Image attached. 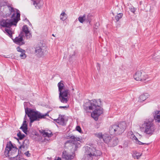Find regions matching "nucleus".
<instances>
[{"label": "nucleus", "mask_w": 160, "mask_h": 160, "mask_svg": "<svg viewBox=\"0 0 160 160\" xmlns=\"http://www.w3.org/2000/svg\"><path fill=\"white\" fill-rule=\"evenodd\" d=\"M33 5L37 9H40L43 6V2L42 0H31Z\"/></svg>", "instance_id": "13"}, {"label": "nucleus", "mask_w": 160, "mask_h": 160, "mask_svg": "<svg viewBox=\"0 0 160 160\" xmlns=\"http://www.w3.org/2000/svg\"><path fill=\"white\" fill-rule=\"evenodd\" d=\"M39 131L43 136V134L44 133H45V130H40Z\"/></svg>", "instance_id": "41"}, {"label": "nucleus", "mask_w": 160, "mask_h": 160, "mask_svg": "<svg viewBox=\"0 0 160 160\" xmlns=\"http://www.w3.org/2000/svg\"><path fill=\"white\" fill-rule=\"evenodd\" d=\"M130 10L131 12L134 13L136 11V9L134 7H132L130 8Z\"/></svg>", "instance_id": "38"}, {"label": "nucleus", "mask_w": 160, "mask_h": 160, "mask_svg": "<svg viewBox=\"0 0 160 160\" xmlns=\"http://www.w3.org/2000/svg\"><path fill=\"white\" fill-rule=\"evenodd\" d=\"M72 90H74V89H73V88H72Z\"/></svg>", "instance_id": "47"}, {"label": "nucleus", "mask_w": 160, "mask_h": 160, "mask_svg": "<svg viewBox=\"0 0 160 160\" xmlns=\"http://www.w3.org/2000/svg\"><path fill=\"white\" fill-rule=\"evenodd\" d=\"M76 129L77 131H78L79 132L81 133L82 132V131L80 127L79 126H77L76 127Z\"/></svg>", "instance_id": "37"}, {"label": "nucleus", "mask_w": 160, "mask_h": 160, "mask_svg": "<svg viewBox=\"0 0 160 160\" xmlns=\"http://www.w3.org/2000/svg\"><path fill=\"white\" fill-rule=\"evenodd\" d=\"M20 35L22 36V32H21V34H19V36H20Z\"/></svg>", "instance_id": "44"}, {"label": "nucleus", "mask_w": 160, "mask_h": 160, "mask_svg": "<svg viewBox=\"0 0 160 160\" xmlns=\"http://www.w3.org/2000/svg\"><path fill=\"white\" fill-rule=\"evenodd\" d=\"M17 140L20 144V146L19 147V149L22 148L24 149L28 148L29 145V142L28 139H25L24 140H22L21 141H19L18 139Z\"/></svg>", "instance_id": "15"}, {"label": "nucleus", "mask_w": 160, "mask_h": 160, "mask_svg": "<svg viewBox=\"0 0 160 160\" xmlns=\"http://www.w3.org/2000/svg\"><path fill=\"white\" fill-rule=\"evenodd\" d=\"M68 107H69V106L68 105V106H60V107H59V108H63L64 109H65L68 108Z\"/></svg>", "instance_id": "39"}, {"label": "nucleus", "mask_w": 160, "mask_h": 160, "mask_svg": "<svg viewBox=\"0 0 160 160\" xmlns=\"http://www.w3.org/2000/svg\"><path fill=\"white\" fill-rule=\"evenodd\" d=\"M24 154L25 155L27 156L28 157H29L30 156V154L29 153V151H28L26 152H25Z\"/></svg>", "instance_id": "40"}, {"label": "nucleus", "mask_w": 160, "mask_h": 160, "mask_svg": "<svg viewBox=\"0 0 160 160\" xmlns=\"http://www.w3.org/2000/svg\"><path fill=\"white\" fill-rule=\"evenodd\" d=\"M20 20V15L18 13L16 16L15 18L2 19L0 20V26L3 27L10 28L12 25L15 26L17 23Z\"/></svg>", "instance_id": "8"}, {"label": "nucleus", "mask_w": 160, "mask_h": 160, "mask_svg": "<svg viewBox=\"0 0 160 160\" xmlns=\"http://www.w3.org/2000/svg\"><path fill=\"white\" fill-rule=\"evenodd\" d=\"M27 116L26 115H25L24 118V121H23L22 124V126L21 127L20 129H21L22 130V131L26 134H28V126L27 124L26 123L27 122Z\"/></svg>", "instance_id": "14"}, {"label": "nucleus", "mask_w": 160, "mask_h": 160, "mask_svg": "<svg viewBox=\"0 0 160 160\" xmlns=\"http://www.w3.org/2000/svg\"><path fill=\"white\" fill-rule=\"evenodd\" d=\"M14 42L20 45H22L25 43L22 37L21 36L20 37H16L14 40Z\"/></svg>", "instance_id": "19"}, {"label": "nucleus", "mask_w": 160, "mask_h": 160, "mask_svg": "<svg viewBox=\"0 0 160 160\" xmlns=\"http://www.w3.org/2000/svg\"><path fill=\"white\" fill-rule=\"evenodd\" d=\"M102 154L101 152L96 149L95 147L92 146H87L85 147L83 158L84 160H92L95 159L96 157L101 156Z\"/></svg>", "instance_id": "4"}, {"label": "nucleus", "mask_w": 160, "mask_h": 160, "mask_svg": "<svg viewBox=\"0 0 160 160\" xmlns=\"http://www.w3.org/2000/svg\"><path fill=\"white\" fill-rule=\"evenodd\" d=\"M101 102L100 99L97 100L93 99L89 100L85 103L84 109L87 112H89L88 110H94L92 113H91V116L96 121L98 120V117L103 113V109L100 106Z\"/></svg>", "instance_id": "1"}, {"label": "nucleus", "mask_w": 160, "mask_h": 160, "mask_svg": "<svg viewBox=\"0 0 160 160\" xmlns=\"http://www.w3.org/2000/svg\"><path fill=\"white\" fill-rule=\"evenodd\" d=\"M26 20H27L28 21V19H27V18L26 19Z\"/></svg>", "instance_id": "46"}, {"label": "nucleus", "mask_w": 160, "mask_h": 160, "mask_svg": "<svg viewBox=\"0 0 160 160\" xmlns=\"http://www.w3.org/2000/svg\"><path fill=\"white\" fill-rule=\"evenodd\" d=\"M66 15L65 12H62L61 13L60 16V19L62 21L65 20L66 18Z\"/></svg>", "instance_id": "29"}, {"label": "nucleus", "mask_w": 160, "mask_h": 160, "mask_svg": "<svg viewBox=\"0 0 160 160\" xmlns=\"http://www.w3.org/2000/svg\"><path fill=\"white\" fill-rule=\"evenodd\" d=\"M118 142V139L117 138L112 137L109 142L108 145L110 147H114L117 145Z\"/></svg>", "instance_id": "18"}, {"label": "nucleus", "mask_w": 160, "mask_h": 160, "mask_svg": "<svg viewBox=\"0 0 160 160\" xmlns=\"http://www.w3.org/2000/svg\"><path fill=\"white\" fill-rule=\"evenodd\" d=\"M17 135L19 138V141H22V139L25 137V135L22 134L20 131L17 133Z\"/></svg>", "instance_id": "27"}, {"label": "nucleus", "mask_w": 160, "mask_h": 160, "mask_svg": "<svg viewBox=\"0 0 160 160\" xmlns=\"http://www.w3.org/2000/svg\"><path fill=\"white\" fill-rule=\"evenodd\" d=\"M85 15H84L83 16H80L78 18V19L79 22L81 23H82L84 21H85Z\"/></svg>", "instance_id": "32"}, {"label": "nucleus", "mask_w": 160, "mask_h": 160, "mask_svg": "<svg viewBox=\"0 0 160 160\" xmlns=\"http://www.w3.org/2000/svg\"><path fill=\"white\" fill-rule=\"evenodd\" d=\"M52 132H51L50 133H49L48 132H45V133L43 134V136L44 137H50L52 136Z\"/></svg>", "instance_id": "34"}, {"label": "nucleus", "mask_w": 160, "mask_h": 160, "mask_svg": "<svg viewBox=\"0 0 160 160\" xmlns=\"http://www.w3.org/2000/svg\"><path fill=\"white\" fill-rule=\"evenodd\" d=\"M57 160H62L61 158L59 157H58V158L57 159Z\"/></svg>", "instance_id": "42"}, {"label": "nucleus", "mask_w": 160, "mask_h": 160, "mask_svg": "<svg viewBox=\"0 0 160 160\" xmlns=\"http://www.w3.org/2000/svg\"><path fill=\"white\" fill-rule=\"evenodd\" d=\"M17 50L18 52H25V50L19 47H18L17 48Z\"/></svg>", "instance_id": "36"}, {"label": "nucleus", "mask_w": 160, "mask_h": 160, "mask_svg": "<svg viewBox=\"0 0 160 160\" xmlns=\"http://www.w3.org/2000/svg\"><path fill=\"white\" fill-rule=\"evenodd\" d=\"M133 138L134 139H135L136 143L139 145H143L144 144H146V143H143L139 141L137 138L136 137H135L134 138Z\"/></svg>", "instance_id": "35"}, {"label": "nucleus", "mask_w": 160, "mask_h": 160, "mask_svg": "<svg viewBox=\"0 0 160 160\" xmlns=\"http://www.w3.org/2000/svg\"><path fill=\"white\" fill-rule=\"evenodd\" d=\"M3 31L5 33H6L7 35H8L11 38L13 39L12 38V32L11 30L5 28Z\"/></svg>", "instance_id": "25"}, {"label": "nucleus", "mask_w": 160, "mask_h": 160, "mask_svg": "<svg viewBox=\"0 0 160 160\" xmlns=\"http://www.w3.org/2000/svg\"><path fill=\"white\" fill-rule=\"evenodd\" d=\"M123 14L122 13H120L117 14L115 17V19L117 22H118L120 19L122 17Z\"/></svg>", "instance_id": "28"}, {"label": "nucleus", "mask_w": 160, "mask_h": 160, "mask_svg": "<svg viewBox=\"0 0 160 160\" xmlns=\"http://www.w3.org/2000/svg\"><path fill=\"white\" fill-rule=\"evenodd\" d=\"M112 137L109 136L108 135L105 134L103 135V139L105 143H107L108 144Z\"/></svg>", "instance_id": "24"}, {"label": "nucleus", "mask_w": 160, "mask_h": 160, "mask_svg": "<svg viewBox=\"0 0 160 160\" xmlns=\"http://www.w3.org/2000/svg\"><path fill=\"white\" fill-rule=\"evenodd\" d=\"M68 137L71 138L72 140L67 141L66 142L65 144L70 143L76 144V142L77 141H80V139L79 137H75L74 136L70 135H69Z\"/></svg>", "instance_id": "16"}, {"label": "nucleus", "mask_w": 160, "mask_h": 160, "mask_svg": "<svg viewBox=\"0 0 160 160\" xmlns=\"http://www.w3.org/2000/svg\"><path fill=\"white\" fill-rule=\"evenodd\" d=\"M44 47L42 44L37 45L35 48V52L39 57H41L44 54Z\"/></svg>", "instance_id": "11"}, {"label": "nucleus", "mask_w": 160, "mask_h": 160, "mask_svg": "<svg viewBox=\"0 0 160 160\" xmlns=\"http://www.w3.org/2000/svg\"><path fill=\"white\" fill-rule=\"evenodd\" d=\"M153 116L156 122H160V111H155L153 113Z\"/></svg>", "instance_id": "22"}, {"label": "nucleus", "mask_w": 160, "mask_h": 160, "mask_svg": "<svg viewBox=\"0 0 160 160\" xmlns=\"http://www.w3.org/2000/svg\"><path fill=\"white\" fill-rule=\"evenodd\" d=\"M31 123V122H30V123H29V125H30V126H31V125H32V124H31V123Z\"/></svg>", "instance_id": "43"}, {"label": "nucleus", "mask_w": 160, "mask_h": 160, "mask_svg": "<svg viewBox=\"0 0 160 160\" xmlns=\"http://www.w3.org/2000/svg\"><path fill=\"white\" fill-rule=\"evenodd\" d=\"M62 158L65 160H71L73 159V156L67 153L66 151L63 152L62 153Z\"/></svg>", "instance_id": "21"}, {"label": "nucleus", "mask_w": 160, "mask_h": 160, "mask_svg": "<svg viewBox=\"0 0 160 160\" xmlns=\"http://www.w3.org/2000/svg\"><path fill=\"white\" fill-rule=\"evenodd\" d=\"M126 127V122H122L113 125L111 126L109 129V132L112 135L114 134H120L124 131Z\"/></svg>", "instance_id": "7"}, {"label": "nucleus", "mask_w": 160, "mask_h": 160, "mask_svg": "<svg viewBox=\"0 0 160 160\" xmlns=\"http://www.w3.org/2000/svg\"><path fill=\"white\" fill-rule=\"evenodd\" d=\"M26 51H25V52H21V54L20 56V57L22 59H25L26 57V55L25 54Z\"/></svg>", "instance_id": "33"}, {"label": "nucleus", "mask_w": 160, "mask_h": 160, "mask_svg": "<svg viewBox=\"0 0 160 160\" xmlns=\"http://www.w3.org/2000/svg\"><path fill=\"white\" fill-rule=\"evenodd\" d=\"M95 136L100 139H103V135L101 132L95 133Z\"/></svg>", "instance_id": "31"}, {"label": "nucleus", "mask_w": 160, "mask_h": 160, "mask_svg": "<svg viewBox=\"0 0 160 160\" xmlns=\"http://www.w3.org/2000/svg\"><path fill=\"white\" fill-rule=\"evenodd\" d=\"M52 35L54 37H55V36L54 35V34H52Z\"/></svg>", "instance_id": "45"}, {"label": "nucleus", "mask_w": 160, "mask_h": 160, "mask_svg": "<svg viewBox=\"0 0 160 160\" xmlns=\"http://www.w3.org/2000/svg\"><path fill=\"white\" fill-rule=\"evenodd\" d=\"M25 115H27L29 118L31 123L34 121H39L40 119L45 118L46 116H49V112L45 114H42L38 111L28 108H25Z\"/></svg>", "instance_id": "3"}, {"label": "nucleus", "mask_w": 160, "mask_h": 160, "mask_svg": "<svg viewBox=\"0 0 160 160\" xmlns=\"http://www.w3.org/2000/svg\"><path fill=\"white\" fill-rule=\"evenodd\" d=\"M6 2L2 1H0V15L3 18H5L6 13Z\"/></svg>", "instance_id": "12"}, {"label": "nucleus", "mask_w": 160, "mask_h": 160, "mask_svg": "<svg viewBox=\"0 0 160 160\" xmlns=\"http://www.w3.org/2000/svg\"><path fill=\"white\" fill-rule=\"evenodd\" d=\"M61 81L58 84L59 92V98L62 103H66L68 101V95H69L70 91L68 88H65L64 85Z\"/></svg>", "instance_id": "5"}, {"label": "nucleus", "mask_w": 160, "mask_h": 160, "mask_svg": "<svg viewBox=\"0 0 160 160\" xmlns=\"http://www.w3.org/2000/svg\"><path fill=\"white\" fill-rule=\"evenodd\" d=\"M141 155L140 153L138 152H136L135 153H134L132 155L133 157L135 158L138 159L141 156Z\"/></svg>", "instance_id": "30"}, {"label": "nucleus", "mask_w": 160, "mask_h": 160, "mask_svg": "<svg viewBox=\"0 0 160 160\" xmlns=\"http://www.w3.org/2000/svg\"><path fill=\"white\" fill-rule=\"evenodd\" d=\"M133 77L137 81H141L146 80L148 76L144 72L141 71H138L134 75Z\"/></svg>", "instance_id": "10"}, {"label": "nucleus", "mask_w": 160, "mask_h": 160, "mask_svg": "<svg viewBox=\"0 0 160 160\" xmlns=\"http://www.w3.org/2000/svg\"><path fill=\"white\" fill-rule=\"evenodd\" d=\"M92 15L89 14L87 15L86 16L85 15V21L87 22H89V23L91 22V21L92 19Z\"/></svg>", "instance_id": "26"}, {"label": "nucleus", "mask_w": 160, "mask_h": 160, "mask_svg": "<svg viewBox=\"0 0 160 160\" xmlns=\"http://www.w3.org/2000/svg\"><path fill=\"white\" fill-rule=\"evenodd\" d=\"M98 65L99 66V65H100L99 64H98Z\"/></svg>", "instance_id": "48"}, {"label": "nucleus", "mask_w": 160, "mask_h": 160, "mask_svg": "<svg viewBox=\"0 0 160 160\" xmlns=\"http://www.w3.org/2000/svg\"><path fill=\"white\" fill-rule=\"evenodd\" d=\"M149 96L148 93H145L141 95L140 96L139 99V101L140 102H142L147 98Z\"/></svg>", "instance_id": "23"}, {"label": "nucleus", "mask_w": 160, "mask_h": 160, "mask_svg": "<svg viewBox=\"0 0 160 160\" xmlns=\"http://www.w3.org/2000/svg\"><path fill=\"white\" fill-rule=\"evenodd\" d=\"M141 130L147 134L151 135L154 132L155 128L152 121L146 119L140 127Z\"/></svg>", "instance_id": "6"}, {"label": "nucleus", "mask_w": 160, "mask_h": 160, "mask_svg": "<svg viewBox=\"0 0 160 160\" xmlns=\"http://www.w3.org/2000/svg\"><path fill=\"white\" fill-rule=\"evenodd\" d=\"M6 13H5V17H10L12 18H15V15H17V13H18L20 15L19 11L15 8H14L10 6L7 5L6 8Z\"/></svg>", "instance_id": "9"}, {"label": "nucleus", "mask_w": 160, "mask_h": 160, "mask_svg": "<svg viewBox=\"0 0 160 160\" xmlns=\"http://www.w3.org/2000/svg\"><path fill=\"white\" fill-rule=\"evenodd\" d=\"M22 32L25 33V36L27 39H30L32 37L27 25H24L22 28Z\"/></svg>", "instance_id": "17"}, {"label": "nucleus", "mask_w": 160, "mask_h": 160, "mask_svg": "<svg viewBox=\"0 0 160 160\" xmlns=\"http://www.w3.org/2000/svg\"><path fill=\"white\" fill-rule=\"evenodd\" d=\"M54 121L60 125H65L64 119L63 117H62V116H61L60 115L58 118L57 119H54Z\"/></svg>", "instance_id": "20"}, {"label": "nucleus", "mask_w": 160, "mask_h": 160, "mask_svg": "<svg viewBox=\"0 0 160 160\" xmlns=\"http://www.w3.org/2000/svg\"><path fill=\"white\" fill-rule=\"evenodd\" d=\"M18 148L14 147L9 141L7 144L4 154L6 157H8L10 160H23V158L20 155H16L17 154Z\"/></svg>", "instance_id": "2"}]
</instances>
